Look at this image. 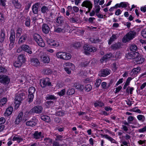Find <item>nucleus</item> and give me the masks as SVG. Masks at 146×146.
I'll use <instances>...</instances> for the list:
<instances>
[{"mask_svg": "<svg viewBox=\"0 0 146 146\" xmlns=\"http://www.w3.org/2000/svg\"><path fill=\"white\" fill-rule=\"evenodd\" d=\"M49 9L48 7L45 6H43L41 9V12L43 13H46L48 12Z\"/></svg>", "mask_w": 146, "mask_h": 146, "instance_id": "40", "label": "nucleus"}, {"mask_svg": "<svg viewBox=\"0 0 146 146\" xmlns=\"http://www.w3.org/2000/svg\"><path fill=\"white\" fill-rule=\"evenodd\" d=\"M117 67L115 63H113L111 65V69L113 71H115L117 70Z\"/></svg>", "mask_w": 146, "mask_h": 146, "instance_id": "59", "label": "nucleus"}, {"mask_svg": "<svg viewBox=\"0 0 146 146\" xmlns=\"http://www.w3.org/2000/svg\"><path fill=\"white\" fill-rule=\"evenodd\" d=\"M35 91V88L33 86L30 87L28 90V101L29 103L32 102L34 98V94Z\"/></svg>", "mask_w": 146, "mask_h": 146, "instance_id": "7", "label": "nucleus"}, {"mask_svg": "<svg viewBox=\"0 0 146 146\" xmlns=\"http://www.w3.org/2000/svg\"><path fill=\"white\" fill-rule=\"evenodd\" d=\"M64 19L62 17H58L56 21V23L58 25H61L63 23Z\"/></svg>", "mask_w": 146, "mask_h": 146, "instance_id": "30", "label": "nucleus"}, {"mask_svg": "<svg viewBox=\"0 0 146 146\" xmlns=\"http://www.w3.org/2000/svg\"><path fill=\"white\" fill-rule=\"evenodd\" d=\"M41 119L46 122H49L50 121V117L47 115L42 116L41 117Z\"/></svg>", "mask_w": 146, "mask_h": 146, "instance_id": "38", "label": "nucleus"}, {"mask_svg": "<svg viewBox=\"0 0 146 146\" xmlns=\"http://www.w3.org/2000/svg\"><path fill=\"white\" fill-rule=\"evenodd\" d=\"M44 141H45V143H46L47 144L51 143L52 141V140L51 139L48 138H46L44 139Z\"/></svg>", "mask_w": 146, "mask_h": 146, "instance_id": "53", "label": "nucleus"}, {"mask_svg": "<svg viewBox=\"0 0 146 146\" xmlns=\"http://www.w3.org/2000/svg\"><path fill=\"white\" fill-rule=\"evenodd\" d=\"M111 71V70L108 69H103L100 72L99 74L101 76L106 77L110 74Z\"/></svg>", "mask_w": 146, "mask_h": 146, "instance_id": "13", "label": "nucleus"}, {"mask_svg": "<svg viewBox=\"0 0 146 146\" xmlns=\"http://www.w3.org/2000/svg\"><path fill=\"white\" fill-rule=\"evenodd\" d=\"M7 99L6 98H3L0 100V105L1 106L5 105L6 103Z\"/></svg>", "mask_w": 146, "mask_h": 146, "instance_id": "41", "label": "nucleus"}, {"mask_svg": "<svg viewBox=\"0 0 146 146\" xmlns=\"http://www.w3.org/2000/svg\"><path fill=\"white\" fill-rule=\"evenodd\" d=\"M15 33H12L11 34L10 37V46H11V47H10V48H9V49L10 50H11L13 47V43L15 41Z\"/></svg>", "mask_w": 146, "mask_h": 146, "instance_id": "18", "label": "nucleus"}, {"mask_svg": "<svg viewBox=\"0 0 146 146\" xmlns=\"http://www.w3.org/2000/svg\"><path fill=\"white\" fill-rule=\"evenodd\" d=\"M64 69L66 72L68 74H70L71 73V70H73V69H71L69 68H68L67 67H64Z\"/></svg>", "mask_w": 146, "mask_h": 146, "instance_id": "54", "label": "nucleus"}, {"mask_svg": "<svg viewBox=\"0 0 146 146\" xmlns=\"http://www.w3.org/2000/svg\"><path fill=\"white\" fill-rule=\"evenodd\" d=\"M22 33V29L21 28H18L16 31L15 35L16 38H19Z\"/></svg>", "mask_w": 146, "mask_h": 146, "instance_id": "31", "label": "nucleus"}, {"mask_svg": "<svg viewBox=\"0 0 146 146\" xmlns=\"http://www.w3.org/2000/svg\"><path fill=\"white\" fill-rule=\"evenodd\" d=\"M137 118L139 120L141 121H144L145 119V116L142 115H138L137 116Z\"/></svg>", "mask_w": 146, "mask_h": 146, "instance_id": "47", "label": "nucleus"}, {"mask_svg": "<svg viewBox=\"0 0 146 146\" xmlns=\"http://www.w3.org/2000/svg\"><path fill=\"white\" fill-rule=\"evenodd\" d=\"M5 19L2 14L0 13V21L3 23L5 21Z\"/></svg>", "mask_w": 146, "mask_h": 146, "instance_id": "63", "label": "nucleus"}, {"mask_svg": "<svg viewBox=\"0 0 146 146\" xmlns=\"http://www.w3.org/2000/svg\"><path fill=\"white\" fill-rule=\"evenodd\" d=\"M12 140L16 141L18 143H19L23 141V139L20 136L15 135L13 137Z\"/></svg>", "mask_w": 146, "mask_h": 146, "instance_id": "27", "label": "nucleus"}, {"mask_svg": "<svg viewBox=\"0 0 146 146\" xmlns=\"http://www.w3.org/2000/svg\"><path fill=\"white\" fill-rule=\"evenodd\" d=\"M138 131L140 133H143L146 131V126L142 128L138 129Z\"/></svg>", "mask_w": 146, "mask_h": 146, "instance_id": "62", "label": "nucleus"}, {"mask_svg": "<svg viewBox=\"0 0 146 146\" xmlns=\"http://www.w3.org/2000/svg\"><path fill=\"white\" fill-rule=\"evenodd\" d=\"M43 110L42 106H35L31 110L30 113H40Z\"/></svg>", "mask_w": 146, "mask_h": 146, "instance_id": "11", "label": "nucleus"}, {"mask_svg": "<svg viewBox=\"0 0 146 146\" xmlns=\"http://www.w3.org/2000/svg\"><path fill=\"white\" fill-rule=\"evenodd\" d=\"M30 19L29 17H27L25 20V24L27 27L30 26Z\"/></svg>", "mask_w": 146, "mask_h": 146, "instance_id": "48", "label": "nucleus"}, {"mask_svg": "<svg viewBox=\"0 0 146 146\" xmlns=\"http://www.w3.org/2000/svg\"><path fill=\"white\" fill-rule=\"evenodd\" d=\"M13 108L11 107H9L7 108L4 113V115L5 117H8L11 115L13 111Z\"/></svg>", "mask_w": 146, "mask_h": 146, "instance_id": "16", "label": "nucleus"}, {"mask_svg": "<svg viewBox=\"0 0 146 146\" xmlns=\"http://www.w3.org/2000/svg\"><path fill=\"white\" fill-rule=\"evenodd\" d=\"M101 135L102 137L104 138H105L108 139L109 141H110L111 143H116V141L114 139L111 137H110L107 135L101 134Z\"/></svg>", "mask_w": 146, "mask_h": 146, "instance_id": "25", "label": "nucleus"}, {"mask_svg": "<svg viewBox=\"0 0 146 146\" xmlns=\"http://www.w3.org/2000/svg\"><path fill=\"white\" fill-rule=\"evenodd\" d=\"M25 97L24 94L21 93L16 96L15 98V109H17L19 107L20 104L23 99V97Z\"/></svg>", "mask_w": 146, "mask_h": 146, "instance_id": "5", "label": "nucleus"}, {"mask_svg": "<svg viewBox=\"0 0 146 146\" xmlns=\"http://www.w3.org/2000/svg\"><path fill=\"white\" fill-rule=\"evenodd\" d=\"M94 106L96 107H102L104 106V104L99 101H96L94 103Z\"/></svg>", "mask_w": 146, "mask_h": 146, "instance_id": "33", "label": "nucleus"}, {"mask_svg": "<svg viewBox=\"0 0 146 146\" xmlns=\"http://www.w3.org/2000/svg\"><path fill=\"white\" fill-rule=\"evenodd\" d=\"M22 50H23L30 54H31L32 53L31 47L28 45L25 44L22 45L17 50V52L19 53Z\"/></svg>", "mask_w": 146, "mask_h": 146, "instance_id": "4", "label": "nucleus"}, {"mask_svg": "<svg viewBox=\"0 0 146 146\" xmlns=\"http://www.w3.org/2000/svg\"><path fill=\"white\" fill-rule=\"evenodd\" d=\"M34 136L35 138L36 139H39L42 137L41 133L36 131L34 134Z\"/></svg>", "mask_w": 146, "mask_h": 146, "instance_id": "29", "label": "nucleus"}, {"mask_svg": "<svg viewBox=\"0 0 146 146\" xmlns=\"http://www.w3.org/2000/svg\"><path fill=\"white\" fill-rule=\"evenodd\" d=\"M40 58L41 59V61L45 63H48L50 61V58L47 56H44L43 57L40 56Z\"/></svg>", "mask_w": 146, "mask_h": 146, "instance_id": "24", "label": "nucleus"}, {"mask_svg": "<svg viewBox=\"0 0 146 146\" xmlns=\"http://www.w3.org/2000/svg\"><path fill=\"white\" fill-rule=\"evenodd\" d=\"M33 37L35 40L36 42L42 38L39 35L36 33L34 34L33 35Z\"/></svg>", "mask_w": 146, "mask_h": 146, "instance_id": "34", "label": "nucleus"}, {"mask_svg": "<svg viewBox=\"0 0 146 146\" xmlns=\"http://www.w3.org/2000/svg\"><path fill=\"white\" fill-rule=\"evenodd\" d=\"M134 117L132 116H129L127 118V121L130 124L131 123V122L133 121Z\"/></svg>", "mask_w": 146, "mask_h": 146, "instance_id": "57", "label": "nucleus"}, {"mask_svg": "<svg viewBox=\"0 0 146 146\" xmlns=\"http://www.w3.org/2000/svg\"><path fill=\"white\" fill-rule=\"evenodd\" d=\"M132 79V78L131 77H129L127 78L124 86L123 89H125L126 88L127 86L129 85L130 82Z\"/></svg>", "mask_w": 146, "mask_h": 146, "instance_id": "36", "label": "nucleus"}, {"mask_svg": "<svg viewBox=\"0 0 146 146\" xmlns=\"http://www.w3.org/2000/svg\"><path fill=\"white\" fill-rule=\"evenodd\" d=\"M38 120L35 117H33L31 120L28 121L26 122V125L28 126H34L37 123Z\"/></svg>", "mask_w": 146, "mask_h": 146, "instance_id": "12", "label": "nucleus"}, {"mask_svg": "<svg viewBox=\"0 0 146 146\" xmlns=\"http://www.w3.org/2000/svg\"><path fill=\"white\" fill-rule=\"evenodd\" d=\"M134 90V88L133 87L129 86L127 88L126 92L128 93L129 92L130 94H131L133 93L132 92Z\"/></svg>", "mask_w": 146, "mask_h": 146, "instance_id": "43", "label": "nucleus"}, {"mask_svg": "<svg viewBox=\"0 0 146 146\" xmlns=\"http://www.w3.org/2000/svg\"><path fill=\"white\" fill-rule=\"evenodd\" d=\"M9 78L6 75H0V83L4 84H8L10 82Z\"/></svg>", "mask_w": 146, "mask_h": 146, "instance_id": "9", "label": "nucleus"}, {"mask_svg": "<svg viewBox=\"0 0 146 146\" xmlns=\"http://www.w3.org/2000/svg\"><path fill=\"white\" fill-rule=\"evenodd\" d=\"M116 39V36L115 35H113L110 38L108 42V44H110L112 42Z\"/></svg>", "mask_w": 146, "mask_h": 146, "instance_id": "39", "label": "nucleus"}, {"mask_svg": "<svg viewBox=\"0 0 146 146\" xmlns=\"http://www.w3.org/2000/svg\"><path fill=\"white\" fill-rule=\"evenodd\" d=\"M142 36L145 38H146V29L142 31L141 33Z\"/></svg>", "mask_w": 146, "mask_h": 146, "instance_id": "64", "label": "nucleus"}, {"mask_svg": "<svg viewBox=\"0 0 146 146\" xmlns=\"http://www.w3.org/2000/svg\"><path fill=\"white\" fill-rule=\"evenodd\" d=\"M56 56L57 58L63 60H69L72 57L70 54L64 52H58L56 54Z\"/></svg>", "mask_w": 146, "mask_h": 146, "instance_id": "3", "label": "nucleus"}, {"mask_svg": "<svg viewBox=\"0 0 146 146\" xmlns=\"http://www.w3.org/2000/svg\"><path fill=\"white\" fill-rule=\"evenodd\" d=\"M31 64L35 67L39 66L40 64V62L39 60L36 58H33L30 60Z\"/></svg>", "mask_w": 146, "mask_h": 146, "instance_id": "15", "label": "nucleus"}, {"mask_svg": "<svg viewBox=\"0 0 146 146\" xmlns=\"http://www.w3.org/2000/svg\"><path fill=\"white\" fill-rule=\"evenodd\" d=\"M56 98V97L53 95H47L46 97V100H54Z\"/></svg>", "mask_w": 146, "mask_h": 146, "instance_id": "44", "label": "nucleus"}, {"mask_svg": "<svg viewBox=\"0 0 146 146\" xmlns=\"http://www.w3.org/2000/svg\"><path fill=\"white\" fill-rule=\"evenodd\" d=\"M101 82V80L100 79H98L97 80L95 84V86L97 87H98L100 86Z\"/></svg>", "mask_w": 146, "mask_h": 146, "instance_id": "52", "label": "nucleus"}, {"mask_svg": "<svg viewBox=\"0 0 146 146\" xmlns=\"http://www.w3.org/2000/svg\"><path fill=\"white\" fill-rule=\"evenodd\" d=\"M38 5L37 4H35L33 6V13L35 14H37L38 12Z\"/></svg>", "mask_w": 146, "mask_h": 146, "instance_id": "35", "label": "nucleus"}, {"mask_svg": "<svg viewBox=\"0 0 146 146\" xmlns=\"http://www.w3.org/2000/svg\"><path fill=\"white\" fill-rule=\"evenodd\" d=\"M72 9L73 11L75 13H77L79 11V8L76 6H74L72 7Z\"/></svg>", "mask_w": 146, "mask_h": 146, "instance_id": "61", "label": "nucleus"}, {"mask_svg": "<svg viewBox=\"0 0 146 146\" xmlns=\"http://www.w3.org/2000/svg\"><path fill=\"white\" fill-rule=\"evenodd\" d=\"M100 9V7L99 5H95L94 8L93 9V10H94L96 14H98L99 13Z\"/></svg>", "mask_w": 146, "mask_h": 146, "instance_id": "42", "label": "nucleus"}, {"mask_svg": "<svg viewBox=\"0 0 146 146\" xmlns=\"http://www.w3.org/2000/svg\"><path fill=\"white\" fill-rule=\"evenodd\" d=\"M75 90L73 88L69 89L67 92V94L68 95H71L74 94Z\"/></svg>", "mask_w": 146, "mask_h": 146, "instance_id": "46", "label": "nucleus"}, {"mask_svg": "<svg viewBox=\"0 0 146 146\" xmlns=\"http://www.w3.org/2000/svg\"><path fill=\"white\" fill-rule=\"evenodd\" d=\"M92 88V87L90 85L88 84L86 86V91L87 92H89L91 90Z\"/></svg>", "mask_w": 146, "mask_h": 146, "instance_id": "56", "label": "nucleus"}, {"mask_svg": "<svg viewBox=\"0 0 146 146\" xmlns=\"http://www.w3.org/2000/svg\"><path fill=\"white\" fill-rule=\"evenodd\" d=\"M136 35L135 32L132 31H129L124 36L122 39V42L126 43L129 41L134 38Z\"/></svg>", "mask_w": 146, "mask_h": 146, "instance_id": "2", "label": "nucleus"}, {"mask_svg": "<svg viewBox=\"0 0 146 146\" xmlns=\"http://www.w3.org/2000/svg\"><path fill=\"white\" fill-rule=\"evenodd\" d=\"M42 32L45 34L48 33L50 31L49 27L46 24H43L42 26Z\"/></svg>", "mask_w": 146, "mask_h": 146, "instance_id": "19", "label": "nucleus"}, {"mask_svg": "<svg viewBox=\"0 0 146 146\" xmlns=\"http://www.w3.org/2000/svg\"><path fill=\"white\" fill-rule=\"evenodd\" d=\"M92 5V2L89 0H85L81 4L83 7L88 8Z\"/></svg>", "mask_w": 146, "mask_h": 146, "instance_id": "21", "label": "nucleus"}, {"mask_svg": "<svg viewBox=\"0 0 146 146\" xmlns=\"http://www.w3.org/2000/svg\"><path fill=\"white\" fill-rule=\"evenodd\" d=\"M29 78L28 77H27L26 78L24 76H22L21 80V82H26V80H27V81L29 80L30 79H29Z\"/></svg>", "mask_w": 146, "mask_h": 146, "instance_id": "60", "label": "nucleus"}, {"mask_svg": "<svg viewBox=\"0 0 146 146\" xmlns=\"http://www.w3.org/2000/svg\"><path fill=\"white\" fill-rule=\"evenodd\" d=\"M129 48L132 52H135L137 49V46L135 44H132L129 46Z\"/></svg>", "mask_w": 146, "mask_h": 146, "instance_id": "32", "label": "nucleus"}, {"mask_svg": "<svg viewBox=\"0 0 146 146\" xmlns=\"http://www.w3.org/2000/svg\"><path fill=\"white\" fill-rule=\"evenodd\" d=\"M36 42L38 45L41 47H44L45 46V44L42 38L40 39L39 40Z\"/></svg>", "mask_w": 146, "mask_h": 146, "instance_id": "37", "label": "nucleus"}, {"mask_svg": "<svg viewBox=\"0 0 146 146\" xmlns=\"http://www.w3.org/2000/svg\"><path fill=\"white\" fill-rule=\"evenodd\" d=\"M72 10V7L70 6H68L67 7V10L66 11V15L67 16H69L70 15V12Z\"/></svg>", "mask_w": 146, "mask_h": 146, "instance_id": "51", "label": "nucleus"}, {"mask_svg": "<svg viewBox=\"0 0 146 146\" xmlns=\"http://www.w3.org/2000/svg\"><path fill=\"white\" fill-rule=\"evenodd\" d=\"M84 53L86 54H88L89 52H94L96 51V48L92 46H89L88 45L85 44L83 47Z\"/></svg>", "mask_w": 146, "mask_h": 146, "instance_id": "6", "label": "nucleus"}, {"mask_svg": "<svg viewBox=\"0 0 146 146\" xmlns=\"http://www.w3.org/2000/svg\"><path fill=\"white\" fill-rule=\"evenodd\" d=\"M112 56V55L111 54H107L104 56L100 60L102 62L106 61L107 60H109Z\"/></svg>", "mask_w": 146, "mask_h": 146, "instance_id": "23", "label": "nucleus"}, {"mask_svg": "<svg viewBox=\"0 0 146 146\" xmlns=\"http://www.w3.org/2000/svg\"><path fill=\"white\" fill-rule=\"evenodd\" d=\"M66 92V90L65 89L61 90L60 92H58L57 93L60 96H61L64 95Z\"/></svg>", "mask_w": 146, "mask_h": 146, "instance_id": "49", "label": "nucleus"}, {"mask_svg": "<svg viewBox=\"0 0 146 146\" xmlns=\"http://www.w3.org/2000/svg\"><path fill=\"white\" fill-rule=\"evenodd\" d=\"M40 85L41 87L44 88L46 86H50L51 85V83L50 82L49 79L47 78L40 80Z\"/></svg>", "mask_w": 146, "mask_h": 146, "instance_id": "8", "label": "nucleus"}, {"mask_svg": "<svg viewBox=\"0 0 146 146\" xmlns=\"http://www.w3.org/2000/svg\"><path fill=\"white\" fill-rule=\"evenodd\" d=\"M46 40L48 45L51 46H58L59 45V43L53 39L46 38Z\"/></svg>", "mask_w": 146, "mask_h": 146, "instance_id": "10", "label": "nucleus"}, {"mask_svg": "<svg viewBox=\"0 0 146 146\" xmlns=\"http://www.w3.org/2000/svg\"><path fill=\"white\" fill-rule=\"evenodd\" d=\"M31 113H30V111L29 112L27 111L25 112L24 114H23L22 112H20L16 119L15 123L18 124L22 121H26L29 118L30 115Z\"/></svg>", "mask_w": 146, "mask_h": 146, "instance_id": "1", "label": "nucleus"}, {"mask_svg": "<svg viewBox=\"0 0 146 146\" xmlns=\"http://www.w3.org/2000/svg\"><path fill=\"white\" fill-rule=\"evenodd\" d=\"M27 38V36L25 34L22 35L21 36L19 39L18 42L19 43L21 44L23 43L24 42H25Z\"/></svg>", "mask_w": 146, "mask_h": 146, "instance_id": "26", "label": "nucleus"}, {"mask_svg": "<svg viewBox=\"0 0 146 146\" xmlns=\"http://www.w3.org/2000/svg\"><path fill=\"white\" fill-rule=\"evenodd\" d=\"M90 40L92 42L94 43H96L100 42L99 39L98 38L94 39L91 38Z\"/></svg>", "mask_w": 146, "mask_h": 146, "instance_id": "58", "label": "nucleus"}, {"mask_svg": "<svg viewBox=\"0 0 146 146\" xmlns=\"http://www.w3.org/2000/svg\"><path fill=\"white\" fill-rule=\"evenodd\" d=\"M22 64L18 60L15 62L14 64V66L16 67H19L22 65Z\"/></svg>", "mask_w": 146, "mask_h": 146, "instance_id": "50", "label": "nucleus"}, {"mask_svg": "<svg viewBox=\"0 0 146 146\" xmlns=\"http://www.w3.org/2000/svg\"><path fill=\"white\" fill-rule=\"evenodd\" d=\"M76 88L79 90H82L84 88V86L83 85L79 84L76 86Z\"/></svg>", "mask_w": 146, "mask_h": 146, "instance_id": "55", "label": "nucleus"}, {"mask_svg": "<svg viewBox=\"0 0 146 146\" xmlns=\"http://www.w3.org/2000/svg\"><path fill=\"white\" fill-rule=\"evenodd\" d=\"M63 67L68 68L71 69H74L75 66L74 64L70 62H65L63 64Z\"/></svg>", "mask_w": 146, "mask_h": 146, "instance_id": "22", "label": "nucleus"}, {"mask_svg": "<svg viewBox=\"0 0 146 146\" xmlns=\"http://www.w3.org/2000/svg\"><path fill=\"white\" fill-rule=\"evenodd\" d=\"M25 57L23 55H21L19 56L18 61L22 64L24 63L26 61Z\"/></svg>", "mask_w": 146, "mask_h": 146, "instance_id": "28", "label": "nucleus"}, {"mask_svg": "<svg viewBox=\"0 0 146 146\" xmlns=\"http://www.w3.org/2000/svg\"><path fill=\"white\" fill-rule=\"evenodd\" d=\"M139 53L137 52H131L127 55V57L128 59H135L136 56H138Z\"/></svg>", "mask_w": 146, "mask_h": 146, "instance_id": "17", "label": "nucleus"}, {"mask_svg": "<svg viewBox=\"0 0 146 146\" xmlns=\"http://www.w3.org/2000/svg\"><path fill=\"white\" fill-rule=\"evenodd\" d=\"M53 102L52 101H49L45 103V105L46 108H49L53 105Z\"/></svg>", "mask_w": 146, "mask_h": 146, "instance_id": "45", "label": "nucleus"}, {"mask_svg": "<svg viewBox=\"0 0 146 146\" xmlns=\"http://www.w3.org/2000/svg\"><path fill=\"white\" fill-rule=\"evenodd\" d=\"M141 68L140 67H137L133 69L130 72V75L133 76H135L137 73L140 71Z\"/></svg>", "mask_w": 146, "mask_h": 146, "instance_id": "20", "label": "nucleus"}, {"mask_svg": "<svg viewBox=\"0 0 146 146\" xmlns=\"http://www.w3.org/2000/svg\"><path fill=\"white\" fill-rule=\"evenodd\" d=\"M134 61L137 64L142 63L144 61V58L139 54L138 56H136L134 59Z\"/></svg>", "mask_w": 146, "mask_h": 146, "instance_id": "14", "label": "nucleus"}]
</instances>
